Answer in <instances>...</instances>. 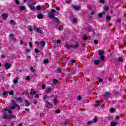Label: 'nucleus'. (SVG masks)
Masks as SVG:
<instances>
[{
	"label": "nucleus",
	"mask_w": 126,
	"mask_h": 126,
	"mask_svg": "<svg viewBox=\"0 0 126 126\" xmlns=\"http://www.w3.org/2000/svg\"><path fill=\"white\" fill-rule=\"evenodd\" d=\"M55 98L53 100V104L55 105V106H57L58 105V103L59 101H58V96L55 95Z\"/></svg>",
	"instance_id": "obj_6"
},
{
	"label": "nucleus",
	"mask_w": 126,
	"mask_h": 126,
	"mask_svg": "<svg viewBox=\"0 0 126 126\" xmlns=\"http://www.w3.org/2000/svg\"><path fill=\"white\" fill-rule=\"evenodd\" d=\"M30 79V77L29 76H27L26 78V80H29Z\"/></svg>",
	"instance_id": "obj_52"
},
{
	"label": "nucleus",
	"mask_w": 126,
	"mask_h": 126,
	"mask_svg": "<svg viewBox=\"0 0 126 126\" xmlns=\"http://www.w3.org/2000/svg\"><path fill=\"white\" fill-rule=\"evenodd\" d=\"M4 119H7V117L6 116V114H5L3 116Z\"/></svg>",
	"instance_id": "obj_61"
},
{
	"label": "nucleus",
	"mask_w": 126,
	"mask_h": 126,
	"mask_svg": "<svg viewBox=\"0 0 126 126\" xmlns=\"http://www.w3.org/2000/svg\"><path fill=\"white\" fill-rule=\"evenodd\" d=\"M111 95V93L109 92H105V94L104 95V97L105 98V99H107V98H109V96Z\"/></svg>",
	"instance_id": "obj_7"
},
{
	"label": "nucleus",
	"mask_w": 126,
	"mask_h": 126,
	"mask_svg": "<svg viewBox=\"0 0 126 126\" xmlns=\"http://www.w3.org/2000/svg\"><path fill=\"white\" fill-rule=\"evenodd\" d=\"M46 103L47 104L46 108H47L48 109H53L54 108V105L50 103V102L47 101L46 102Z\"/></svg>",
	"instance_id": "obj_3"
},
{
	"label": "nucleus",
	"mask_w": 126,
	"mask_h": 126,
	"mask_svg": "<svg viewBox=\"0 0 126 126\" xmlns=\"http://www.w3.org/2000/svg\"><path fill=\"white\" fill-rule=\"evenodd\" d=\"M57 81H58V80H57V79H53V84H57Z\"/></svg>",
	"instance_id": "obj_37"
},
{
	"label": "nucleus",
	"mask_w": 126,
	"mask_h": 126,
	"mask_svg": "<svg viewBox=\"0 0 126 126\" xmlns=\"http://www.w3.org/2000/svg\"><path fill=\"white\" fill-rule=\"evenodd\" d=\"M15 100H16V101H19V102H22V98H21V97L18 98H15Z\"/></svg>",
	"instance_id": "obj_29"
},
{
	"label": "nucleus",
	"mask_w": 126,
	"mask_h": 126,
	"mask_svg": "<svg viewBox=\"0 0 126 126\" xmlns=\"http://www.w3.org/2000/svg\"><path fill=\"white\" fill-rule=\"evenodd\" d=\"M96 105H97V106H102L101 105V103H100V101H99V100L96 101Z\"/></svg>",
	"instance_id": "obj_35"
},
{
	"label": "nucleus",
	"mask_w": 126,
	"mask_h": 126,
	"mask_svg": "<svg viewBox=\"0 0 126 126\" xmlns=\"http://www.w3.org/2000/svg\"><path fill=\"white\" fill-rule=\"evenodd\" d=\"M40 96H41V94H35V98L36 99H39V98H40Z\"/></svg>",
	"instance_id": "obj_23"
},
{
	"label": "nucleus",
	"mask_w": 126,
	"mask_h": 126,
	"mask_svg": "<svg viewBox=\"0 0 126 126\" xmlns=\"http://www.w3.org/2000/svg\"><path fill=\"white\" fill-rule=\"evenodd\" d=\"M12 106H10V109L11 110H14V109H15V108H17L18 111H20V106H19V105H18V104H17L16 103H15V101L12 100Z\"/></svg>",
	"instance_id": "obj_1"
},
{
	"label": "nucleus",
	"mask_w": 126,
	"mask_h": 126,
	"mask_svg": "<svg viewBox=\"0 0 126 126\" xmlns=\"http://www.w3.org/2000/svg\"><path fill=\"white\" fill-rule=\"evenodd\" d=\"M115 112H116V110L115 109V108H112L110 109V113H115Z\"/></svg>",
	"instance_id": "obj_22"
},
{
	"label": "nucleus",
	"mask_w": 126,
	"mask_h": 126,
	"mask_svg": "<svg viewBox=\"0 0 126 126\" xmlns=\"http://www.w3.org/2000/svg\"><path fill=\"white\" fill-rule=\"evenodd\" d=\"M19 9H20V10H24L25 9V6H21L19 7Z\"/></svg>",
	"instance_id": "obj_19"
},
{
	"label": "nucleus",
	"mask_w": 126,
	"mask_h": 126,
	"mask_svg": "<svg viewBox=\"0 0 126 126\" xmlns=\"http://www.w3.org/2000/svg\"><path fill=\"white\" fill-rule=\"evenodd\" d=\"M69 124H70V123L68 121H66L64 122V125H69Z\"/></svg>",
	"instance_id": "obj_42"
},
{
	"label": "nucleus",
	"mask_w": 126,
	"mask_h": 126,
	"mask_svg": "<svg viewBox=\"0 0 126 126\" xmlns=\"http://www.w3.org/2000/svg\"><path fill=\"white\" fill-rule=\"evenodd\" d=\"M94 13H95V11H92V12L90 13L91 15H93V14H94Z\"/></svg>",
	"instance_id": "obj_54"
},
{
	"label": "nucleus",
	"mask_w": 126,
	"mask_h": 126,
	"mask_svg": "<svg viewBox=\"0 0 126 126\" xmlns=\"http://www.w3.org/2000/svg\"><path fill=\"white\" fill-rule=\"evenodd\" d=\"M34 30L37 31V32H38V33H39V34H42V33H43V31L41 30V28H40L35 27L34 28Z\"/></svg>",
	"instance_id": "obj_8"
},
{
	"label": "nucleus",
	"mask_w": 126,
	"mask_h": 126,
	"mask_svg": "<svg viewBox=\"0 0 126 126\" xmlns=\"http://www.w3.org/2000/svg\"><path fill=\"white\" fill-rule=\"evenodd\" d=\"M37 17L38 18V19H43V15L39 14L38 15Z\"/></svg>",
	"instance_id": "obj_17"
},
{
	"label": "nucleus",
	"mask_w": 126,
	"mask_h": 126,
	"mask_svg": "<svg viewBox=\"0 0 126 126\" xmlns=\"http://www.w3.org/2000/svg\"><path fill=\"white\" fill-rule=\"evenodd\" d=\"M24 103L25 107H29L30 106V102L28 101L27 99H24Z\"/></svg>",
	"instance_id": "obj_10"
},
{
	"label": "nucleus",
	"mask_w": 126,
	"mask_h": 126,
	"mask_svg": "<svg viewBox=\"0 0 126 126\" xmlns=\"http://www.w3.org/2000/svg\"><path fill=\"white\" fill-rule=\"evenodd\" d=\"M1 16H2V18H3V19H6L7 18V14L6 13H3V14H1Z\"/></svg>",
	"instance_id": "obj_11"
},
{
	"label": "nucleus",
	"mask_w": 126,
	"mask_h": 126,
	"mask_svg": "<svg viewBox=\"0 0 126 126\" xmlns=\"http://www.w3.org/2000/svg\"><path fill=\"white\" fill-rule=\"evenodd\" d=\"M73 8L75 9V10H78V9L80 8V6L73 5Z\"/></svg>",
	"instance_id": "obj_14"
},
{
	"label": "nucleus",
	"mask_w": 126,
	"mask_h": 126,
	"mask_svg": "<svg viewBox=\"0 0 126 126\" xmlns=\"http://www.w3.org/2000/svg\"><path fill=\"white\" fill-rule=\"evenodd\" d=\"M41 88L42 89H45V88H46V85H43L42 86H41Z\"/></svg>",
	"instance_id": "obj_49"
},
{
	"label": "nucleus",
	"mask_w": 126,
	"mask_h": 126,
	"mask_svg": "<svg viewBox=\"0 0 126 126\" xmlns=\"http://www.w3.org/2000/svg\"><path fill=\"white\" fill-rule=\"evenodd\" d=\"M100 3H105V0H100Z\"/></svg>",
	"instance_id": "obj_55"
},
{
	"label": "nucleus",
	"mask_w": 126,
	"mask_h": 126,
	"mask_svg": "<svg viewBox=\"0 0 126 126\" xmlns=\"http://www.w3.org/2000/svg\"><path fill=\"white\" fill-rule=\"evenodd\" d=\"M48 12H49V13H48ZM47 13H48V17H49V18H51V19H54V18H55L56 17H55L54 13L50 14V13H51V12H49V11H47Z\"/></svg>",
	"instance_id": "obj_4"
},
{
	"label": "nucleus",
	"mask_w": 126,
	"mask_h": 126,
	"mask_svg": "<svg viewBox=\"0 0 126 126\" xmlns=\"http://www.w3.org/2000/svg\"><path fill=\"white\" fill-rule=\"evenodd\" d=\"M105 12H103V13H99L98 14V17H102V16H103V15H105Z\"/></svg>",
	"instance_id": "obj_26"
},
{
	"label": "nucleus",
	"mask_w": 126,
	"mask_h": 126,
	"mask_svg": "<svg viewBox=\"0 0 126 126\" xmlns=\"http://www.w3.org/2000/svg\"><path fill=\"white\" fill-rule=\"evenodd\" d=\"M35 9H36V10H40L41 9H42V6L38 5L36 6Z\"/></svg>",
	"instance_id": "obj_20"
},
{
	"label": "nucleus",
	"mask_w": 126,
	"mask_h": 126,
	"mask_svg": "<svg viewBox=\"0 0 126 126\" xmlns=\"http://www.w3.org/2000/svg\"><path fill=\"white\" fill-rule=\"evenodd\" d=\"M100 63V60H94V64L95 65H98Z\"/></svg>",
	"instance_id": "obj_15"
},
{
	"label": "nucleus",
	"mask_w": 126,
	"mask_h": 126,
	"mask_svg": "<svg viewBox=\"0 0 126 126\" xmlns=\"http://www.w3.org/2000/svg\"><path fill=\"white\" fill-rule=\"evenodd\" d=\"M116 120H120V116L118 115L117 116H116V117L115 118Z\"/></svg>",
	"instance_id": "obj_58"
},
{
	"label": "nucleus",
	"mask_w": 126,
	"mask_h": 126,
	"mask_svg": "<svg viewBox=\"0 0 126 126\" xmlns=\"http://www.w3.org/2000/svg\"><path fill=\"white\" fill-rule=\"evenodd\" d=\"M34 51L35 53H40V50L38 48H35Z\"/></svg>",
	"instance_id": "obj_41"
},
{
	"label": "nucleus",
	"mask_w": 126,
	"mask_h": 126,
	"mask_svg": "<svg viewBox=\"0 0 126 126\" xmlns=\"http://www.w3.org/2000/svg\"><path fill=\"white\" fill-rule=\"evenodd\" d=\"M13 91H11L9 93H7V94H9V95H13Z\"/></svg>",
	"instance_id": "obj_34"
},
{
	"label": "nucleus",
	"mask_w": 126,
	"mask_h": 126,
	"mask_svg": "<svg viewBox=\"0 0 126 126\" xmlns=\"http://www.w3.org/2000/svg\"><path fill=\"white\" fill-rule=\"evenodd\" d=\"M10 125H11V126H14V124L13 123V122H11L10 123Z\"/></svg>",
	"instance_id": "obj_64"
},
{
	"label": "nucleus",
	"mask_w": 126,
	"mask_h": 126,
	"mask_svg": "<svg viewBox=\"0 0 126 126\" xmlns=\"http://www.w3.org/2000/svg\"><path fill=\"white\" fill-rule=\"evenodd\" d=\"M106 18H107V20H111V17L108 16Z\"/></svg>",
	"instance_id": "obj_60"
},
{
	"label": "nucleus",
	"mask_w": 126,
	"mask_h": 126,
	"mask_svg": "<svg viewBox=\"0 0 126 126\" xmlns=\"http://www.w3.org/2000/svg\"><path fill=\"white\" fill-rule=\"evenodd\" d=\"M104 10L105 11H108V10H109V7H108V6L105 7H104Z\"/></svg>",
	"instance_id": "obj_44"
},
{
	"label": "nucleus",
	"mask_w": 126,
	"mask_h": 126,
	"mask_svg": "<svg viewBox=\"0 0 126 126\" xmlns=\"http://www.w3.org/2000/svg\"><path fill=\"white\" fill-rule=\"evenodd\" d=\"M33 104L37 105V104H38V101L36 100L35 101H33Z\"/></svg>",
	"instance_id": "obj_51"
},
{
	"label": "nucleus",
	"mask_w": 126,
	"mask_h": 126,
	"mask_svg": "<svg viewBox=\"0 0 126 126\" xmlns=\"http://www.w3.org/2000/svg\"><path fill=\"white\" fill-rule=\"evenodd\" d=\"M6 57V56H5V55H1V58L2 59H5Z\"/></svg>",
	"instance_id": "obj_62"
},
{
	"label": "nucleus",
	"mask_w": 126,
	"mask_h": 126,
	"mask_svg": "<svg viewBox=\"0 0 126 126\" xmlns=\"http://www.w3.org/2000/svg\"><path fill=\"white\" fill-rule=\"evenodd\" d=\"M28 30L30 31V32H33V29H32L31 27H29Z\"/></svg>",
	"instance_id": "obj_39"
},
{
	"label": "nucleus",
	"mask_w": 126,
	"mask_h": 126,
	"mask_svg": "<svg viewBox=\"0 0 126 126\" xmlns=\"http://www.w3.org/2000/svg\"><path fill=\"white\" fill-rule=\"evenodd\" d=\"M94 44H98V40H94Z\"/></svg>",
	"instance_id": "obj_56"
},
{
	"label": "nucleus",
	"mask_w": 126,
	"mask_h": 126,
	"mask_svg": "<svg viewBox=\"0 0 126 126\" xmlns=\"http://www.w3.org/2000/svg\"><path fill=\"white\" fill-rule=\"evenodd\" d=\"M99 59L100 61H105V56L104 55H100Z\"/></svg>",
	"instance_id": "obj_18"
},
{
	"label": "nucleus",
	"mask_w": 126,
	"mask_h": 126,
	"mask_svg": "<svg viewBox=\"0 0 126 126\" xmlns=\"http://www.w3.org/2000/svg\"><path fill=\"white\" fill-rule=\"evenodd\" d=\"M7 94V93H6V92L4 91L2 93V96H5Z\"/></svg>",
	"instance_id": "obj_45"
},
{
	"label": "nucleus",
	"mask_w": 126,
	"mask_h": 126,
	"mask_svg": "<svg viewBox=\"0 0 126 126\" xmlns=\"http://www.w3.org/2000/svg\"><path fill=\"white\" fill-rule=\"evenodd\" d=\"M49 63V59H45L43 61L44 63Z\"/></svg>",
	"instance_id": "obj_32"
},
{
	"label": "nucleus",
	"mask_w": 126,
	"mask_h": 126,
	"mask_svg": "<svg viewBox=\"0 0 126 126\" xmlns=\"http://www.w3.org/2000/svg\"><path fill=\"white\" fill-rule=\"evenodd\" d=\"M18 80H19V78L17 77L16 79L14 80L13 83H14V84H17V83H18Z\"/></svg>",
	"instance_id": "obj_16"
},
{
	"label": "nucleus",
	"mask_w": 126,
	"mask_h": 126,
	"mask_svg": "<svg viewBox=\"0 0 126 126\" xmlns=\"http://www.w3.org/2000/svg\"><path fill=\"white\" fill-rule=\"evenodd\" d=\"M40 45L41 46V47H44L45 46V41H42L40 42Z\"/></svg>",
	"instance_id": "obj_27"
},
{
	"label": "nucleus",
	"mask_w": 126,
	"mask_h": 126,
	"mask_svg": "<svg viewBox=\"0 0 126 126\" xmlns=\"http://www.w3.org/2000/svg\"><path fill=\"white\" fill-rule=\"evenodd\" d=\"M73 51H78L77 52L79 53V52L84 51V48H73Z\"/></svg>",
	"instance_id": "obj_5"
},
{
	"label": "nucleus",
	"mask_w": 126,
	"mask_h": 126,
	"mask_svg": "<svg viewBox=\"0 0 126 126\" xmlns=\"http://www.w3.org/2000/svg\"><path fill=\"white\" fill-rule=\"evenodd\" d=\"M14 118H15V116H13V115H12L11 114H10L9 118L10 119V120H11L12 119H13Z\"/></svg>",
	"instance_id": "obj_36"
},
{
	"label": "nucleus",
	"mask_w": 126,
	"mask_h": 126,
	"mask_svg": "<svg viewBox=\"0 0 126 126\" xmlns=\"http://www.w3.org/2000/svg\"><path fill=\"white\" fill-rule=\"evenodd\" d=\"M75 60H72L71 63H75Z\"/></svg>",
	"instance_id": "obj_63"
},
{
	"label": "nucleus",
	"mask_w": 126,
	"mask_h": 126,
	"mask_svg": "<svg viewBox=\"0 0 126 126\" xmlns=\"http://www.w3.org/2000/svg\"><path fill=\"white\" fill-rule=\"evenodd\" d=\"M117 124H118V123L112 122H111V126H117Z\"/></svg>",
	"instance_id": "obj_21"
},
{
	"label": "nucleus",
	"mask_w": 126,
	"mask_h": 126,
	"mask_svg": "<svg viewBox=\"0 0 126 126\" xmlns=\"http://www.w3.org/2000/svg\"><path fill=\"white\" fill-rule=\"evenodd\" d=\"M57 71H58L59 73H61V72H62V69L61 68H58L57 69Z\"/></svg>",
	"instance_id": "obj_40"
},
{
	"label": "nucleus",
	"mask_w": 126,
	"mask_h": 126,
	"mask_svg": "<svg viewBox=\"0 0 126 126\" xmlns=\"http://www.w3.org/2000/svg\"><path fill=\"white\" fill-rule=\"evenodd\" d=\"M55 113L56 114H60V113H61V110H60V109H56L55 110Z\"/></svg>",
	"instance_id": "obj_33"
},
{
	"label": "nucleus",
	"mask_w": 126,
	"mask_h": 126,
	"mask_svg": "<svg viewBox=\"0 0 126 126\" xmlns=\"http://www.w3.org/2000/svg\"><path fill=\"white\" fill-rule=\"evenodd\" d=\"M93 121H88V125H90V124H93Z\"/></svg>",
	"instance_id": "obj_53"
},
{
	"label": "nucleus",
	"mask_w": 126,
	"mask_h": 126,
	"mask_svg": "<svg viewBox=\"0 0 126 126\" xmlns=\"http://www.w3.org/2000/svg\"><path fill=\"white\" fill-rule=\"evenodd\" d=\"M118 61H119L120 62H124V59L122 57H119Z\"/></svg>",
	"instance_id": "obj_31"
},
{
	"label": "nucleus",
	"mask_w": 126,
	"mask_h": 126,
	"mask_svg": "<svg viewBox=\"0 0 126 126\" xmlns=\"http://www.w3.org/2000/svg\"><path fill=\"white\" fill-rule=\"evenodd\" d=\"M93 121L94 123H97L98 122V118L97 117H95L93 119Z\"/></svg>",
	"instance_id": "obj_28"
},
{
	"label": "nucleus",
	"mask_w": 126,
	"mask_h": 126,
	"mask_svg": "<svg viewBox=\"0 0 126 126\" xmlns=\"http://www.w3.org/2000/svg\"><path fill=\"white\" fill-rule=\"evenodd\" d=\"M15 3H16V4H19V1H18V0H16Z\"/></svg>",
	"instance_id": "obj_59"
},
{
	"label": "nucleus",
	"mask_w": 126,
	"mask_h": 126,
	"mask_svg": "<svg viewBox=\"0 0 126 126\" xmlns=\"http://www.w3.org/2000/svg\"><path fill=\"white\" fill-rule=\"evenodd\" d=\"M10 23L11 25H15V21L14 20H11Z\"/></svg>",
	"instance_id": "obj_24"
},
{
	"label": "nucleus",
	"mask_w": 126,
	"mask_h": 126,
	"mask_svg": "<svg viewBox=\"0 0 126 126\" xmlns=\"http://www.w3.org/2000/svg\"><path fill=\"white\" fill-rule=\"evenodd\" d=\"M54 20H55V21H56V22H59V19H58L56 17L54 18Z\"/></svg>",
	"instance_id": "obj_57"
},
{
	"label": "nucleus",
	"mask_w": 126,
	"mask_h": 126,
	"mask_svg": "<svg viewBox=\"0 0 126 126\" xmlns=\"http://www.w3.org/2000/svg\"><path fill=\"white\" fill-rule=\"evenodd\" d=\"M104 52L103 50H99L98 51V54L99 56H104Z\"/></svg>",
	"instance_id": "obj_12"
},
{
	"label": "nucleus",
	"mask_w": 126,
	"mask_h": 126,
	"mask_svg": "<svg viewBox=\"0 0 126 126\" xmlns=\"http://www.w3.org/2000/svg\"><path fill=\"white\" fill-rule=\"evenodd\" d=\"M48 98H49V97L47 95H44V97L43 98V100H47V99H48Z\"/></svg>",
	"instance_id": "obj_43"
},
{
	"label": "nucleus",
	"mask_w": 126,
	"mask_h": 126,
	"mask_svg": "<svg viewBox=\"0 0 126 126\" xmlns=\"http://www.w3.org/2000/svg\"><path fill=\"white\" fill-rule=\"evenodd\" d=\"M22 96H24V97H25V96H27V92H24L22 93Z\"/></svg>",
	"instance_id": "obj_25"
},
{
	"label": "nucleus",
	"mask_w": 126,
	"mask_h": 126,
	"mask_svg": "<svg viewBox=\"0 0 126 126\" xmlns=\"http://www.w3.org/2000/svg\"><path fill=\"white\" fill-rule=\"evenodd\" d=\"M8 112L10 115H11V114H12V111H11L10 109H8Z\"/></svg>",
	"instance_id": "obj_48"
},
{
	"label": "nucleus",
	"mask_w": 126,
	"mask_h": 126,
	"mask_svg": "<svg viewBox=\"0 0 126 126\" xmlns=\"http://www.w3.org/2000/svg\"><path fill=\"white\" fill-rule=\"evenodd\" d=\"M36 4V2L34 1H32L31 4H29V7L31 10H36L35 8V5Z\"/></svg>",
	"instance_id": "obj_2"
},
{
	"label": "nucleus",
	"mask_w": 126,
	"mask_h": 126,
	"mask_svg": "<svg viewBox=\"0 0 126 126\" xmlns=\"http://www.w3.org/2000/svg\"><path fill=\"white\" fill-rule=\"evenodd\" d=\"M52 90H54V89L51 88L50 87H47L46 88V92H47V93H50V92H51Z\"/></svg>",
	"instance_id": "obj_13"
},
{
	"label": "nucleus",
	"mask_w": 126,
	"mask_h": 126,
	"mask_svg": "<svg viewBox=\"0 0 126 126\" xmlns=\"http://www.w3.org/2000/svg\"><path fill=\"white\" fill-rule=\"evenodd\" d=\"M10 41H13L14 42H16V38H15L14 37H12L10 38Z\"/></svg>",
	"instance_id": "obj_38"
},
{
	"label": "nucleus",
	"mask_w": 126,
	"mask_h": 126,
	"mask_svg": "<svg viewBox=\"0 0 126 126\" xmlns=\"http://www.w3.org/2000/svg\"><path fill=\"white\" fill-rule=\"evenodd\" d=\"M4 67L6 68V69H9V68H10V67H11V64L6 63L4 64Z\"/></svg>",
	"instance_id": "obj_9"
},
{
	"label": "nucleus",
	"mask_w": 126,
	"mask_h": 126,
	"mask_svg": "<svg viewBox=\"0 0 126 126\" xmlns=\"http://www.w3.org/2000/svg\"><path fill=\"white\" fill-rule=\"evenodd\" d=\"M77 22V20L76 19H74L73 20H72V23H76V22Z\"/></svg>",
	"instance_id": "obj_47"
},
{
	"label": "nucleus",
	"mask_w": 126,
	"mask_h": 126,
	"mask_svg": "<svg viewBox=\"0 0 126 126\" xmlns=\"http://www.w3.org/2000/svg\"><path fill=\"white\" fill-rule=\"evenodd\" d=\"M97 79L99 82H103V78H101L99 77L97 78Z\"/></svg>",
	"instance_id": "obj_30"
},
{
	"label": "nucleus",
	"mask_w": 126,
	"mask_h": 126,
	"mask_svg": "<svg viewBox=\"0 0 126 126\" xmlns=\"http://www.w3.org/2000/svg\"><path fill=\"white\" fill-rule=\"evenodd\" d=\"M77 100H78V101H80V100H81V96L78 95V98H77Z\"/></svg>",
	"instance_id": "obj_46"
},
{
	"label": "nucleus",
	"mask_w": 126,
	"mask_h": 126,
	"mask_svg": "<svg viewBox=\"0 0 126 126\" xmlns=\"http://www.w3.org/2000/svg\"><path fill=\"white\" fill-rule=\"evenodd\" d=\"M29 46H30L31 48H32V46H33V44H32V43H31V42H29Z\"/></svg>",
	"instance_id": "obj_50"
}]
</instances>
